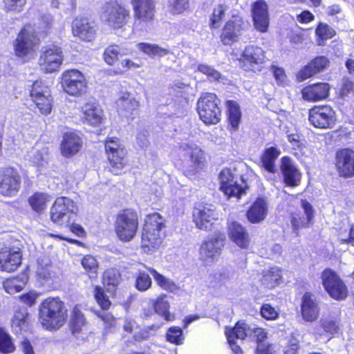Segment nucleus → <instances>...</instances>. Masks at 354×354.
<instances>
[{
    "label": "nucleus",
    "mask_w": 354,
    "mask_h": 354,
    "mask_svg": "<svg viewBox=\"0 0 354 354\" xmlns=\"http://www.w3.org/2000/svg\"><path fill=\"white\" fill-rule=\"evenodd\" d=\"M167 220L158 212L145 215L140 231V248L142 253L151 254L163 244Z\"/></svg>",
    "instance_id": "obj_1"
},
{
    "label": "nucleus",
    "mask_w": 354,
    "mask_h": 354,
    "mask_svg": "<svg viewBox=\"0 0 354 354\" xmlns=\"http://www.w3.org/2000/svg\"><path fill=\"white\" fill-rule=\"evenodd\" d=\"M38 319L46 330L56 331L67 322L68 308L59 296H48L38 306Z\"/></svg>",
    "instance_id": "obj_2"
},
{
    "label": "nucleus",
    "mask_w": 354,
    "mask_h": 354,
    "mask_svg": "<svg viewBox=\"0 0 354 354\" xmlns=\"http://www.w3.org/2000/svg\"><path fill=\"white\" fill-rule=\"evenodd\" d=\"M139 228V215L131 207L120 209L115 216L113 232L118 240L129 243L136 236Z\"/></svg>",
    "instance_id": "obj_3"
},
{
    "label": "nucleus",
    "mask_w": 354,
    "mask_h": 354,
    "mask_svg": "<svg viewBox=\"0 0 354 354\" xmlns=\"http://www.w3.org/2000/svg\"><path fill=\"white\" fill-rule=\"evenodd\" d=\"M178 156L185 176H191L201 172L205 166V153L194 144H180L178 147Z\"/></svg>",
    "instance_id": "obj_4"
},
{
    "label": "nucleus",
    "mask_w": 354,
    "mask_h": 354,
    "mask_svg": "<svg viewBox=\"0 0 354 354\" xmlns=\"http://www.w3.org/2000/svg\"><path fill=\"white\" fill-rule=\"evenodd\" d=\"M35 279L47 292L57 290L61 286L59 269L46 255L41 256L37 259Z\"/></svg>",
    "instance_id": "obj_5"
},
{
    "label": "nucleus",
    "mask_w": 354,
    "mask_h": 354,
    "mask_svg": "<svg viewBox=\"0 0 354 354\" xmlns=\"http://www.w3.org/2000/svg\"><path fill=\"white\" fill-rule=\"evenodd\" d=\"M39 44L34 25L24 24L13 41L14 55L17 58L26 59L34 54Z\"/></svg>",
    "instance_id": "obj_6"
},
{
    "label": "nucleus",
    "mask_w": 354,
    "mask_h": 354,
    "mask_svg": "<svg viewBox=\"0 0 354 354\" xmlns=\"http://www.w3.org/2000/svg\"><path fill=\"white\" fill-rule=\"evenodd\" d=\"M221 101L215 93H203L198 99L196 111L200 120L207 126L218 124L221 120Z\"/></svg>",
    "instance_id": "obj_7"
},
{
    "label": "nucleus",
    "mask_w": 354,
    "mask_h": 354,
    "mask_svg": "<svg viewBox=\"0 0 354 354\" xmlns=\"http://www.w3.org/2000/svg\"><path fill=\"white\" fill-rule=\"evenodd\" d=\"M308 117L310 124L317 129H332L337 123L336 111L327 104L313 106L308 110Z\"/></svg>",
    "instance_id": "obj_8"
},
{
    "label": "nucleus",
    "mask_w": 354,
    "mask_h": 354,
    "mask_svg": "<svg viewBox=\"0 0 354 354\" xmlns=\"http://www.w3.org/2000/svg\"><path fill=\"white\" fill-rule=\"evenodd\" d=\"M322 285L328 295L335 300L343 301L349 295V290L339 274L332 268H325L321 274Z\"/></svg>",
    "instance_id": "obj_9"
},
{
    "label": "nucleus",
    "mask_w": 354,
    "mask_h": 354,
    "mask_svg": "<svg viewBox=\"0 0 354 354\" xmlns=\"http://www.w3.org/2000/svg\"><path fill=\"white\" fill-rule=\"evenodd\" d=\"M101 17L113 30H119L126 26L130 19V11L117 1H106L102 6Z\"/></svg>",
    "instance_id": "obj_10"
},
{
    "label": "nucleus",
    "mask_w": 354,
    "mask_h": 354,
    "mask_svg": "<svg viewBox=\"0 0 354 354\" xmlns=\"http://www.w3.org/2000/svg\"><path fill=\"white\" fill-rule=\"evenodd\" d=\"M59 84L62 91L73 97L81 96L87 89V81L84 75L76 69L64 71L60 75Z\"/></svg>",
    "instance_id": "obj_11"
},
{
    "label": "nucleus",
    "mask_w": 354,
    "mask_h": 354,
    "mask_svg": "<svg viewBox=\"0 0 354 354\" xmlns=\"http://www.w3.org/2000/svg\"><path fill=\"white\" fill-rule=\"evenodd\" d=\"M31 101L42 115H48L51 113L53 97L50 88L41 80L32 82L29 91Z\"/></svg>",
    "instance_id": "obj_12"
},
{
    "label": "nucleus",
    "mask_w": 354,
    "mask_h": 354,
    "mask_svg": "<svg viewBox=\"0 0 354 354\" xmlns=\"http://www.w3.org/2000/svg\"><path fill=\"white\" fill-rule=\"evenodd\" d=\"M21 176L14 167H0V196L11 198L15 196L21 187Z\"/></svg>",
    "instance_id": "obj_13"
},
{
    "label": "nucleus",
    "mask_w": 354,
    "mask_h": 354,
    "mask_svg": "<svg viewBox=\"0 0 354 354\" xmlns=\"http://www.w3.org/2000/svg\"><path fill=\"white\" fill-rule=\"evenodd\" d=\"M249 26L241 15H233L230 19H227L220 33V41L223 46H231L239 41V36L243 31H246Z\"/></svg>",
    "instance_id": "obj_14"
},
{
    "label": "nucleus",
    "mask_w": 354,
    "mask_h": 354,
    "mask_svg": "<svg viewBox=\"0 0 354 354\" xmlns=\"http://www.w3.org/2000/svg\"><path fill=\"white\" fill-rule=\"evenodd\" d=\"M64 60L62 48L53 43L43 48L38 64L44 73H53L57 72Z\"/></svg>",
    "instance_id": "obj_15"
},
{
    "label": "nucleus",
    "mask_w": 354,
    "mask_h": 354,
    "mask_svg": "<svg viewBox=\"0 0 354 354\" xmlns=\"http://www.w3.org/2000/svg\"><path fill=\"white\" fill-rule=\"evenodd\" d=\"M225 243V234L221 231H216L201 243L198 250L201 259L214 262L221 256Z\"/></svg>",
    "instance_id": "obj_16"
},
{
    "label": "nucleus",
    "mask_w": 354,
    "mask_h": 354,
    "mask_svg": "<svg viewBox=\"0 0 354 354\" xmlns=\"http://www.w3.org/2000/svg\"><path fill=\"white\" fill-rule=\"evenodd\" d=\"M266 55L264 51L255 46H248L242 52L239 63L241 68L246 72H256L261 71L262 65L265 63Z\"/></svg>",
    "instance_id": "obj_17"
},
{
    "label": "nucleus",
    "mask_w": 354,
    "mask_h": 354,
    "mask_svg": "<svg viewBox=\"0 0 354 354\" xmlns=\"http://www.w3.org/2000/svg\"><path fill=\"white\" fill-rule=\"evenodd\" d=\"M74 202L72 199L60 196L57 198L50 208V221L57 225L70 223L71 216L75 215Z\"/></svg>",
    "instance_id": "obj_18"
},
{
    "label": "nucleus",
    "mask_w": 354,
    "mask_h": 354,
    "mask_svg": "<svg viewBox=\"0 0 354 354\" xmlns=\"http://www.w3.org/2000/svg\"><path fill=\"white\" fill-rule=\"evenodd\" d=\"M300 203L304 209V214L300 212H294L290 215L292 232L297 236L299 235L301 230L307 229L313 224L315 216V209L309 201L301 199Z\"/></svg>",
    "instance_id": "obj_19"
},
{
    "label": "nucleus",
    "mask_w": 354,
    "mask_h": 354,
    "mask_svg": "<svg viewBox=\"0 0 354 354\" xmlns=\"http://www.w3.org/2000/svg\"><path fill=\"white\" fill-rule=\"evenodd\" d=\"M133 11V18L138 24L148 27L152 26L156 19L154 0H130Z\"/></svg>",
    "instance_id": "obj_20"
},
{
    "label": "nucleus",
    "mask_w": 354,
    "mask_h": 354,
    "mask_svg": "<svg viewBox=\"0 0 354 354\" xmlns=\"http://www.w3.org/2000/svg\"><path fill=\"white\" fill-rule=\"evenodd\" d=\"M219 189L228 198L232 197L241 198L246 194L248 187L239 184L234 180V175L229 168L223 169L218 175Z\"/></svg>",
    "instance_id": "obj_21"
},
{
    "label": "nucleus",
    "mask_w": 354,
    "mask_h": 354,
    "mask_svg": "<svg viewBox=\"0 0 354 354\" xmlns=\"http://www.w3.org/2000/svg\"><path fill=\"white\" fill-rule=\"evenodd\" d=\"M72 35L83 42H92L97 35V26L88 17H76L71 21Z\"/></svg>",
    "instance_id": "obj_22"
},
{
    "label": "nucleus",
    "mask_w": 354,
    "mask_h": 354,
    "mask_svg": "<svg viewBox=\"0 0 354 354\" xmlns=\"http://www.w3.org/2000/svg\"><path fill=\"white\" fill-rule=\"evenodd\" d=\"M334 164L339 177H354V150L349 147L337 150Z\"/></svg>",
    "instance_id": "obj_23"
},
{
    "label": "nucleus",
    "mask_w": 354,
    "mask_h": 354,
    "mask_svg": "<svg viewBox=\"0 0 354 354\" xmlns=\"http://www.w3.org/2000/svg\"><path fill=\"white\" fill-rule=\"evenodd\" d=\"M22 252L17 246H4L0 249V271L11 273L21 264Z\"/></svg>",
    "instance_id": "obj_24"
},
{
    "label": "nucleus",
    "mask_w": 354,
    "mask_h": 354,
    "mask_svg": "<svg viewBox=\"0 0 354 354\" xmlns=\"http://www.w3.org/2000/svg\"><path fill=\"white\" fill-rule=\"evenodd\" d=\"M330 64V59L324 55L315 57L296 73V80L298 82H302L310 79L325 71Z\"/></svg>",
    "instance_id": "obj_25"
},
{
    "label": "nucleus",
    "mask_w": 354,
    "mask_h": 354,
    "mask_svg": "<svg viewBox=\"0 0 354 354\" xmlns=\"http://www.w3.org/2000/svg\"><path fill=\"white\" fill-rule=\"evenodd\" d=\"M251 17L254 28L259 32H266L270 27V18L266 0H255L251 5Z\"/></svg>",
    "instance_id": "obj_26"
},
{
    "label": "nucleus",
    "mask_w": 354,
    "mask_h": 354,
    "mask_svg": "<svg viewBox=\"0 0 354 354\" xmlns=\"http://www.w3.org/2000/svg\"><path fill=\"white\" fill-rule=\"evenodd\" d=\"M192 220L197 228L209 231L217 218L214 209L209 207L207 205L199 203L193 209Z\"/></svg>",
    "instance_id": "obj_27"
},
{
    "label": "nucleus",
    "mask_w": 354,
    "mask_h": 354,
    "mask_svg": "<svg viewBox=\"0 0 354 354\" xmlns=\"http://www.w3.org/2000/svg\"><path fill=\"white\" fill-rule=\"evenodd\" d=\"M330 88V85L327 82L310 84L301 90V98L307 102H322L329 97Z\"/></svg>",
    "instance_id": "obj_28"
},
{
    "label": "nucleus",
    "mask_w": 354,
    "mask_h": 354,
    "mask_svg": "<svg viewBox=\"0 0 354 354\" xmlns=\"http://www.w3.org/2000/svg\"><path fill=\"white\" fill-rule=\"evenodd\" d=\"M118 113L127 120L133 121L139 114L140 103L129 93H124L117 100Z\"/></svg>",
    "instance_id": "obj_29"
},
{
    "label": "nucleus",
    "mask_w": 354,
    "mask_h": 354,
    "mask_svg": "<svg viewBox=\"0 0 354 354\" xmlns=\"http://www.w3.org/2000/svg\"><path fill=\"white\" fill-rule=\"evenodd\" d=\"M227 232L230 240L240 249L248 250L252 243L248 229L238 221H233L227 225Z\"/></svg>",
    "instance_id": "obj_30"
},
{
    "label": "nucleus",
    "mask_w": 354,
    "mask_h": 354,
    "mask_svg": "<svg viewBox=\"0 0 354 354\" xmlns=\"http://www.w3.org/2000/svg\"><path fill=\"white\" fill-rule=\"evenodd\" d=\"M341 326L340 317H324L315 328L314 335L316 338L325 337L327 340H330L340 333Z\"/></svg>",
    "instance_id": "obj_31"
},
{
    "label": "nucleus",
    "mask_w": 354,
    "mask_h": 354,
    "mask_svg": "<svg viewBox=\"0 0 354 354\" xmlns=\"http://www.w3.org/2000/svg\"><path fill=\"white\" fill-rule=\"evenodd\" d=\"M83 146L82 138L76 131H67L62 136L59 144V151L64 158H71L77 155Z\"/></svg>",
    "instance_id": "obj_32"
},
{
    "label": "nucleus",
    "mask_w": 354,
    "mask_h": 354,
    "mask_svg": "<svg viewBox=\"0 0 354 354\" xmlns=\"http://www.w3.org/2000/svg\"><path fill=\"white\" fill-rule=\"evenodd\" d=\"M280 169L286 187H297L299 186L301 181V173L293 164L289 156L281 158Z\"/></svg>",
    "instance_id": "obj_33"
},
{
    "label": "nucleus",
    "mask_w": 354,
    "mask_h": 354,
    "mask_svg": "<svg viewBox=\"0 0 354 354\" xmlns=\"http://www.w3.org/2000/svg\"><path fill=\"white\" fill-rule=\"evenodd\" d=\"M301 314L303 319L312 322L318 319L320 315V306L316 297L310 292H306L301 302Z\"/></svg>",
    "instance_id": "obj_34"
},
{
    "label": "nucleus",
    "mask_w": 354,
    "mask_h": 354,
    "mask_svg": "<svg viewBox=\"0 0 354 354\" xmlns=\"http://www.w3.org/2000/svg\"><path fill=\"white\" fill-rule=\"evenodd\" d=\"M268 214V203L265 197H257L245 212L247 220L252 224H258L266 220Z\"/></svg>",
    "instance_id": "obj_35"
},
{
    "label": "nucleus",
    "mask_w": 354,
    "mask_h": 354,
    "mask_svg": "<svg viewBox=\"0 0 354 354\" xmlns=\"http://www.w3.org/2000/svg\"><path fill=\"white\" fill-rule=\"evenodd\" d=\"M226 108V121L227 130L232 134L239 131L240 125L242 122V111L239 104L232 100L225 102Z\"/></svg>",
    "instance_id": "obj_36"
},
{
    "label": "nucleus",
    "mask_w": 354,
    "mask_h": 354,
    "mask_svg": "<svg viewBox=\"0 0 354 354\" xmlns=\"http://www.w3.org/2000/svg\"><path fill=\"white\" fill-rule=\"evenodd\" d=\"M102 111L92 102L83 104L80 110V120L83 124L96 127L102 122Z\"/></svg>",
    "instance_id": "obj_37"
},
{
    "label": "nucleus",
    "mask_w": 354,
    "mask_h": 354,
    "mask_svg": "<svg viewBox=\"0 0 354 354\" xmlns=\"http://www.w3.org/2000/svg\"><path fill=\"white\" fill-rule=\"evenodd\" d=\"M88 322L84 314L77 305L73 307L68 324L71 333L77 337L87 327Z\"/></svg>",
    "instance_id": "obj_38"
},
{
    "label": "nucleus",
    "mask_w": 354,
    "mask_h": 354,
    "mask_svg": "<svg viewBox=\"0 0 354 354\" xmlns=\"http://www.w3.org/2000/svg\"><path fill=\"white\" fill-rule=\"evenodd\" d=\"M122 281V275L118 270L115 268L106 269L102 276L103 288L109 292L112 297L116 295L119 285Z\"/></svg>",
    "instance_id": "obj_39"
},
{
    "label": "nucleus",
    "mask_w": 354,
    "mask_h": 354,
    "mask_svg": "<svg viewBox=\"0 0 354 354\" xmlns=\"http://www.w3.org/2000/svg\"><path fill=\"white\" fill-rule=\"evenodd\" d=\"M281 154V151L277 147L266 148L260 156V167L270 174L277 172L276 161Z\"/></svg>",
    "instance_id": "obj_40"
},
{
    "label": "nucleus",
    "mask_w": 354,
    "mask_h": 354,
    "mask_svg": "<svg viewBox=\"0 0 354 354\" xmlns=\"http://www.w3.org/2000/svg\"><path fill=\"white\" fill-rule=\"evenodd\" d=\"M167 297L166 294L161 293L155 299H151L150 303L156 313L166 322H171L175 319V315L169 311L170 305Z\"/></svg>",
    "instance_id": "obj_41"
},
{
    "label": "nucleus",
    "mask_w": 354,
    "mask_h": 354,
    "mask_svg": "<svg viewBox=\"0 0 354 354\" xmlns=\"http://www.w3.org/2000/svg\"><path fill=\"white\" fill-rule=\"evenodd\" d=\"M127 150L106 155L108 171L115 176L122 174V169L127 165Z\"/></svg>",
    "instance_id": "obj_42"
},
{
    "label": "nucleus",
    "mask_w": 354,
    "mask_h": 354,
    "mask_svg": "<svg viewBox=\"0 0 354 354\" xmlns=\"http://www.w3.org/2000/svg\"><path fill=\"white\" fill-rule=\"evenodd\" d=\"M250 330L245 320L237 321L234 326H225V335L227 342H236V339H245L247 337V331Z\"/></svg>",
    "instance_id": "obj_43"
},
{
    "label": "nucleus",
    "mask_w": 354,
    "mask_h": 354,
    "mask_svg": "<svg viewBox=\"0 0 354 354\" xmlns=\"http://www.w3.org/2000/svg\"><path fill=\"white\" fill-rule=\"evenodd\" d=\"M30 314L26 308H17L11 319V327L17 332L26 331L30 327Z\"/></svg>",
    "instance_id": "obj_44"
},
{
    "label": "nucleus",
    "mask_w": 354,
    "mask_h": 354,
    "mask_svg": "<svg viewBox=\"0 0 354 354\" xmlns=\"http://www.w3.org/2000/svg\"><path fill=\"white\" fill-rule=\"evenodd\" d=\"M144 267L152 275L156 283L160 288L171 292H174L179 290L178 286L173 280L167 278L152 267L146 265H144Z\"/></svg>",
    "instance_id": "obj_45"
},
{
    "label": "nucleus",
    "mask_w": 354,
    "mask_h": 354,
    "mask_svg": "<svg viewBox=\"0 0 354 354\" xmlns=\"http://www.w3.org/2000/svg\"><path fill=\"white\" fill-rule=\"evenodd\" d=\"M282 278V270L277 266L270 267L263 271L261 283L268 289H272L280 283Z\"/></svg>",
    "instance_id": "obj_46"
},
{
    "label": "nucleus",
    "mask_w": 354,
    "mask_h": 354,
    "mask_svg": "<svg viewBox=\"0 0 354 354\" xmlns=\"http://www.w3.org/2000/svg\"><path fill=\"white\" fill-rule=\"evenodd\" d=\"M50 196L44 192H35L28 198L31 209L36 213H41L47 207Z\"/></svg>",
    "instance_id": "obj_47"
},
{
    "label": "nucleus",
    "mask_w": 354,
    "mask_h": 354,
    "mask_svg": "<svg viewBox=\"0 0 354 354\" xmlns=\"http://www.w3.org/2000/svg\"><path fill=\"white\" fill-rule=\"evenodd\" d=\"M140 52L151 58H161L169 54V50L153 43L141 41L136 45Z\"/></svg>",
    "instance_id": "obj_48"
},
{
    "label": "nucleus",
    "mask_w": 354,
    "mask_h": 354,
    "mask_svg": "<svg viewBox=\"0 0 354 354\" xmlns=\"http://www.w3.org/2000/svg\"><path fill=\"white\" fill-rule=\"evenodd\" d=\"M336 35V30L325 22H319L315 28L316 41L318 46H324L328 39Z\"/></svg>",
    "instance_id": "obj_49"
},
{
    "label": "nucleus",
    "mask_w": 354,
    "mask_h": 354,
    "mask_svg": "<svg viewBox=\"0 0 354 354\" xmlns=\"http://www.w3.org/2000/svg\"><path fill=\"white\" fill-rule=\"evenodd\" d=\"M80 264L85 271V274L90 278L95 279L97 277L99 263L96 258L91 254L84 255Z\"/></svg>",
    "instance_id": "obj_50"
},
{
    "label": "nucleus",
    "mask_w": 354,
    "mask_h": 354,
    "mask_svg": "<svg viewBox=\"0 0 354 354\" xmlns=\"http://www.w3.org/2000/svg\"><path fill=\"white\" fill-rule=\"evenodd\" d=\"M227 9V6L224 4V3L218 4L212 8L209 19V27L211 30L220 27V24L226 16Z\"/></svg>",
    "instance_id": "obj_51"
},
{
    "label": "nucleus",
    "mask_w": 354,
    "mask_h": 354,
    "mask_svg": "<svg viewBox=\"0 0 354 354\" xmlns=\"http://www.w3.org/2000/svg\"><path fill=\"white\" fill-rule=\"evenodd\" d=\"M103 287L95 285L93 290V296L102 310H109L112 306V302Z\"/></svg>",
    "instance_id": "obj_52"
},
{
    "label": "nucleus",
    "mask_w": 354,
    "mask_h": 354,
    "mask_svg": "<svg viewBox=\"0 0 354 354\" xmlns=\"http://www.w3.org/2000/svg\"><path fill=\"white\" fill-rule=\"evenodd\" d=\"M15 346L12 338L6 329L0 326V353L8 354L14 352Z\"/></svg>",
    "instance_id": "obj_53"
},
{
    "label": "nucleus",
    "mask_w": 354,
    "mask_h": 354,
    "mask_svg": "<svg viewBox=\"0 0 354 354\" xmlns=\"http://www.w3.org/2000/svg\"><path fill=\"white\" fill-rule=\"evenodd\" d=\"M95 315L102 322L105 333L111 332L116 327L117 319L111 313L107 312V310H97Z\"/></svg>",
    "instance_id": "obj_54"
},
{
    "label": "nucleus",
    "mask_w": 354,
    "mask_h": 354,
    "mask_svg": "<svg viewBox=\"0 0 354 354\" xmlns=\"http://www.w3.org/2000/svg\"><path fill=\"white\" fill-rule=\"evenodd\" d=\"M120 55V48L118 45L111 44L104 50L102 57L104 62L110 66H113Z\"/></svg>",
    "instance_id": "obj_55"
},
{
    "label": "nucleus",
    "mask_w": 354,
    "mask_h": 354,
    "mask_svg": "<svg viewBox=\"0 0 354 354\" xmlns=\"http://www.w3.org/2000/svg\"><path fill=\"white\" fill-rule=\"evenodd\" d=\"M288 142L292 145V149L294 151V156L298 159L305 156L306 145L301 141L300 136L295 133H291L287 136Z\"/></svg>",
    "instance_id": "obj_56"
},
{
    "label": "nucleus",
    "mask_w": 354,
    "mask_h": 354,
    "mask_svg": "<svg viewBox=\"0 0 354 354\" xmlns=\"http://www.w3.org/2000/svg\"><path fill=\"white\" fill-rule=\"evenodd\" d=\"M27 3V0H1V9L6 13H20Z\"/></svg>",
    "instance_id": "obj_57"
},
{
    "label": "nucleus",
    "mask_w": 354,
    "mask_h": 354,
    "mask_svg": "<svg viewBox=\"0 0 354 354\" xmlns=\"http://www.w3.org/2000/svg\"><path fill=\"white\" fill-rule=\"evenodd\" d=\"M166 339L171 344L180 345L184 342L183 329L180 326H173L168 328L165 334Z\"/></svg>",
    "instance_id": "obj_58"
},
{
    "label": "nucleus",
    "mask_w": 354,
    "mask_h": 354,
    "mask_svg": "<svg viewBox=\"0 0 354 354\" xmlns=\"http://www.w3.org/2000/svg\"><path fill=\"white\" fill-rule=\"evenodd\" d=\"M152 285V281L148 273L138 270L135 278V287L141 292L149 290Z\"/></svg>",
    "instance_id": "obj_59"
},
{
    "label": "nucleus",
    "mask_w": 354,
    "mask_h": 354,
    "mask_svg": "<svg viewBox=\"0 0 354 354\" xmlns=\"http://www.w3.org/2000/svg\"><path fill=\"white\" fill-rule=\"evenodd\" d=\"M104 151L106 155L125 151V147L116 137H107L104 142Z\"/></svg>",
    "instance_id": "obj_60"
},
{
    "label": "nucleus",
    "mask_w": 354,
    "mask_h": 354,
    "mask_svg": "<svg viewBox=\"0 0 354 354\" xmlns=\"http://www.w3.org/2000/svg\"><path fill=\"white\" fill-rule=\"evenodd\" d=\"M24 283L18 277H10L3 282L4 290L8 294H14L23 289Z\"/></svg>",
    "instance_id": "obj_61"
},
{
    "label": "nucleus",
    "mask_w": 354,
    "mask_h": 354,
    "mask_svg": "<svg viewBox=\"0 0 354 354\" xmlns=\"http://www.w3.org/2000/svg\"><path fill=\"white\" fill-rule=\"evenodd\" d=\"M262 318L268 321H274L279 317V312L271 304L264 303L259 310Z\"/></svg>",
    "instance_id": "obj_62"
},
{
    "label": "nucleus",
    "mask_w": 354,
    "mask_h": 354,
    "mask_svg": "<svg viewBox=\"0 0 354 354\" xmlns=\"http://www.w3.org/2000/svg\"><path fill=\"white\" fill-rule=\"evenodd\" d=\"M269 70L279 86L285 87L288 85V80L283 68L272 64Z\"/></svg>",
    "instance_id": "obj_63"
},
{
    "label": "nucleus",
    "mask_w": 354,
    "mask_h": 354,
    "mask_svg": "<svg viewBox=\"0 0 354 354\" xmlns=\"http://www.w3.org/2000/svg\"><path fill=\"white\" fill-rule=\"evenodd\" d=\"M138 61L139 62L138 63L132 61L130 59H124L122 60L120 63V67H118L115 70H114L113 74L115 75H121L128 71L141 68L142 66V63L140 60Z\"/></svg>",
    "instance_id": "obj_64"
}]
</instances>
